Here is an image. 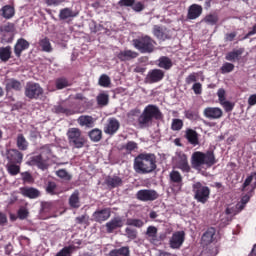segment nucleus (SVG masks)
Wrapping results in <instances>:
<instances>
[{"instance_id": "f257e3e1", "label": "nucleus", "mask_w": 256, "mask_h": 256, "mask_svg": "<svg viewBox=\"0 0 256 256\" xmlns=\"http://www.w3.org/2000/svg\"><path fill=\"white\" fill-rule=\"evenodd\" d=\"M133 169L138 175H149L157 170V156L153 153H140L134 158Z\"/></svg>"}, {"instance_id": "f03ea898", "label": "nucleus", "mask_w": 256, "mask_h": 256, "mask_svg": "<svg viewBox=\"0 0 256 256\" xmlns=\"http://www.w3.org/2000/svg\"><path fill=\"white\" fill-rule=\"evenodd\" d=\"M153 119L156 121H159L163 119V113H161V110L157 105H147L142 114L138 118V125L142 128L145 129L153 123Z\"/></svg>"}, {"instance_id": "7ed1b4c3", "label": "nucleus", "mask_w": 256, "mask_h": 256, "mask_svg": "<svg viewBox=\"0 0 256 256\" xmlns=\"http://www.w3.org/2000/svg\"><path fill=\"white\" fill-rule=\"evenodd\" d=\"M132 45L140 53H153L157 42L149 35H142L132 40Z\"/></svg>"}, {"instance_id": "20e7f679", "label": "nucleus", "mask_w": 256, "mask_h": 256, "mask_svg": "<svg viewBox=\"0 0 256 256\" xmlns=\"http://www.w3.org/2000/svg\"><path fill=\"white\" fill-rule=\"evenodd\" d=\"M66 137L72 149H83L87 143L83 132L79 128H69L66 132Z\"/></svg>"}, {"instance_id": "39448f33", "label": "nucleus", "mask_w": 256, "mask_h": 256, "mask_svg": "<svg viewBox=\"0 0 256 256\" xmlns=\"http://www.w3.org/2000/svg\"><path fill=\"white\" fill-rule=\"evenodd\" d=\"M217 161L215 160V153L209 150L206 153L194 152L192 155V165L194 167H201L202 165H207L208 167H213Z\"/></svg>"}, {"instance_id": "423d86ee", "label": "nucleus", "mask_w": 256, "mask_h": 256, "mask_svg": "<svg viewBox=\"0 0 256 256\" xmlns=\"http://www.w3.org/2000/svg\"><path fill=\"white\" fill-rule=\"evenodd\" d=\"M192 193L197 203H202V205H205V203L209 201V197L211 195V188L203 184V182H194L192 185Z\"/></svg>"}, {"instance_id": "0eeeda50", "label": "nucleus", "mask_w": 256, "mask_h": 256, "mask_svg": "<svg viewBox=\"0 0 256 256\" xmlns=\"http://www.w3.org/2000/svg\"><path fill=\"white\" fill-rule=\"evenodd\" d=\"M43 95V89L39 83L28 82L25 87V96L28 99H39Z\"/></svg>"}, {"instance_id": "6e6552de", "label": "nucleus", "mask_w": 256, "mask_h": 256, "mask_svg": "<svg viewBox=\"0 0 256 256\" xmlns=\"http://www.w3.org/2000/svg\"><path fill=\"white\" fill-rule=\"evenodd\" d=\"M165 78V72L161 69H152L149 70L148 74L146 75L144 82L148 85H153V83H159L163 81Z\"/></svg>"}, {"instance_id": "1a4fd4ad", "label": "nucleus", "mask_w": 256, "mask_h": 256, "mask_svg": "<svg viewBox=\"0 0 256 256\" xmlns=\"http://www.w3.org/2000/svg\"><path fill=\"white\" fill-rule=\"evenodd\" d=\"M185 243V231H176L169 239L170 249H181Z\"/></svg>"}, {"instance_id": "9d476101", "label": "nucleus", "mask_w": 256, "mask_h": 256, "mask_svg": "<svg viewBox=\"0 0 256 256\" xmlns=\"http://www.w3.org/2000/svg\"><path fill=\"white\" fill-rule=\"evenodd\" d=\"M136 199L143 202L156 201L159 199V193L153 189H142L136 193Z\"/></svg>"}, {"instance_id": "9b49d317", "label": "nucleus", "mask_w": 256, "mask_h": 256, "mask_svg": "<svg viewBox=\"0 0 256 256\" xmlns=\"http://www.w3.org/2000/svg\"><path fill=\"white\" fill-rule=\"evenodd\" d=\"M177 157V168L183 173H189L191 171V166H189V160H187V154L183 151L176 152Z\"/></svg>"}, {"instance_id": "f8f14e48", "label": "nucleus", "mask_w": 256, "mask_h": 256, "mask_svg": "<svg viewBox=\"0 0 256 256\" xmlns=\"http://www.w3.org/2000/svg\"><path fill=\"white\" fill-rule=\"evenodd\" d=\"M111 217V208L98 209L92 214L93 221L105 223Z\"/></svg>"}, {"instance_id": "ddd939ff", "label": "nucleus", "mask_w": 256, "mask_h": 256, "mask_svg": "<svg viewBox=\"0 0 256 256\" xmlns=\"http://www.w3.org/2000/svg\"><path fill=\"white\" fill-rule=\"evenodd\" d=\"M6 159L10 164L21 165L23 163V153L17 149H10L6 153Z\"/></svg>"}, {"instance_id": "4468645a", "label": "nucleus", "mask_w": 256, "mask_h": 256, "mask_svg": "<svg viewBox=\"0 0 256 256\" xmlns=\"http://www.w3.org/2000/svg\"><path fill=\"white\" fill-rule=\"evenodd\" d=\"M125 225V220L121 216L112 218L109 222L106 223L107 233H113L115 229H121Z\"/></svg>"}, {"instance_id": "2eb2a0df", "label": "nucleus", "mask_w": 256, "mask_h": 256, "mask_svg": "<svg viewBox=\"0 0 256 256\" xmlns=\"http://www.w3.org/2000/svg\"><path fill=\"white\" fill-rule=\"evenodd\" d=\"M203 115L206 119H221V117H223V110L219 107H206L203 111Z\"/></svg>"}, {"instance_id": "dca6fc26", "label": "nucleus", "mask_w": 256, "mask_h": 256, "mask_svg": "<svg viewBox=\"0 0 256 256\" xmlns=\"http://www.w3.org/2000/svg\"><path fill=\"white\" fill-rule=\"evenodd\" d=\"M120 127H121V123H119V120H117V118H110L108 120V123L104 127V133L106 135L113 136L115 135V133L119 131Z\"/></svg>"}, {"instance_id": "f3484780", "label": "nucleus", "mask_w": 256, "mask_h": 256, "mask_svg": "<svg viewBox=\"0 0 256 256\" xmlns=\"http://www.w3.org/2000/svg\"><path fill=\"white\" fill-rule=\"evenodd\" d=\"M29 47H30L29 41L25 40V38H19L16 44L14 45V54L19 59L21 58L23 51H27Z\"/></svg>"}, {"instance_id": "a211bd4d", "label": "nucleus", "mask_w": 256, "mask_h": 256, "mask_svg": "<svg viewBox=\"0 0 256 256\" xmlns=\"http://www.w3.org/2000/svg\"><path fill=\"white\" fill-rule=\"evenodd\" d=\"M203 14V7L199 4H192L188 8L187 19H199Z\"/></svg>"}, {"instance_id": "6ab92c4d", "label": "nucleus", "mask_w": 256, "mask_h": 256, "mask_svg": "<svg viewBox=\"0 0 256 256\" xmlns=\"http://www.w3.org/2000/svg\"><path fill=\"white\" fill-rule=\"evenodd\" d=\"M170 183L173 187H177V189H181L183 187V176L181 172L177 170H172L169 174Z\"/></svg>"}, {"instance_id": "aec40b11", "label": "nucleus", "mask_w": 256, "mask_h": 256, "mask_svg": "<svg viewBox=\"0 0 256 256\" xmlns=\"http://www.w3.org/2000/svg\"><path fill=\"white\" fill-rule=\"evenodd\" d=\"M21 89H23V84H21V81L15 78H9L6 80V84H5L6 93H9L10 91H21Z\"/></svg>"}, {"instance_id": "412c9836", "label": "nucleus", "mask_w": 256, "mask_h": 256, "mask_svg": "<svg viewBox=\"0 0 256 256\" xmlns=\"http://www.w3.org/2000/svg\"><path fill=\"white\" fill-rule=\"evenodd\" d=\"M217 233V230H215L214 227L208 228L202 235L201 241L202 245H211L213 241H215V234Z\"/></svg>"}, {"instance_id": "4be33fe9", "label": "nucleus", "mask_w": 256, "mask_h": 256, "mask_svg": "<svg viewBox=\"0 0 256 256\" xmlns=\"http://www.w3.org/2000/svg\"><path fill=\"white\" fill-rule=\"evenodd\" d=\"M29 164L34 167H38V169H41L42 171L47 169V160L43 159V155L41 154L32 156L30 158Z\"/></svg>"}, {"instance_id": "5701e85b", "label": "nucleus", "mask_w": 256, "mask_h": 256, "mask_svg": "<svg viewBox=\"0 0 256 256\" xmlns=\"http://www.w3.org/2000/svg\"><path fill=\"white\" fill-rule=\"evenodd\" d=\"M77 123H78V125H80V127H86L87 129H93V127H95V118H93V116H89V115H81L77 119Z\"/></svg>"}, {"instance_id": "b1692460", "label": "nucleus", "mask_w": 256, "mask_h": 256, "mask_svg": "<svg viewBox=\"0 0 256 256\" xmlns=\"http://www.w3.org/2000/svg\"><path fill=\"white\" fill-rule=\"evenodd\" d=\"M138 57L139 53L133 50H124L117 54L119 61H132V59H137Z\"/></svg>"}, {"instance_id": "393cba45", "label": "nucleus", "mask_w": 256, "mask_h": 256, "mask_svg": "<svg viewBox=\"0 0 256 256\" xmlns=\"http://www.w3.org/2000/svg\"><path fill=\"white\" fill-rule=\"evenodd\" d=\"M23 197H28V199H37L41 197V192L34 187H23L20 189Z\"/></svg>"}, {"instance_id": "a878e982", "label": "nucleus", "mask_w": 256, "mask_h": 256, "mask_svg": "<svg viewBox=\"0 0 256 256\" xmlns=\"http://www.w3.org/2000/svg\"><path fill=\"white\" fill-rule=\"evenodd\" d=\"M152 33L154 37L160 39V41H166V39H171V37H169V34H167V29H164L159 25H154Z\"/></svg>"}, {"instance_id": "bb28decb", "label": "nucleus", "mask_w": 256, "mask_h": 256, "mask_svg": "<svg viewBox=\"0 0 256 256\" xmlns=\"http://www.w3.org/2000/svg\"><path fill=\"white\" fill-rule=\"evenodd\" d=\"M156 65L160 69L169 71L173 67V60L167 56H161L158 60H156Z\"/></svg>"}, {"instance_id": "cd10ccee", "label": "nucleus", "mask_w": 256, "mask_h": 256, "mask_svg": "<svg viewBox=\"0 0 256 256\" xmlns=\"http://www.w3.org/2000/svg\"><path fill=\"white\" fill-rule=\"evenodd\" d=\"M105 183L110 189H116V187H121V185H123V179L119 176H108L105 179Z\"/></svg>"}, {"instance_id": "c85d7f7f", "label": "nucleus", "mask_w": 256, "mask_h": 256, "mask_svg": "<svg viewBox=\"0 0 256 256\" xmlns=\"http://www.w3.org/2000/svg\"><path fill=\"white\" fill-rule=\"evenodd\" d=\"M185 138L188 143H190V145H194V147L199 143V134L191 128L186 130Z\"/></svg>"}, {"instance_id": "c756f323", "label": "nucleus", "mask_w": 256, "mask_h": 256, "mask_svg": "<svg viewBox=\"0 0 256 256\" xmlns=\"http://www.w3.org/2000/svg\"><path fill=\"white\" fill-rule=\"evenodd\" d=\"M243 51H244L243 48H240V49L228 52L225 55L226 61H231V63H235V61H240L241 56L243 55Z\"/></svg>"}, {"instance_id": "7c9ffc66", "label": "nucleus", "mask_w": 256, "mask_h": 256, "mask_svg": "<svg viewBox=\"0 0 256 256\" xmlns=\"http://www.w3.org/2000/svg\"><path fill=\"white\" fill-rule=\"evenodd\" d=\"M79 190H75L69 197L68 203L72 209L81 207V199L79 198Z\"/></svg>"}, {"instance_id": "2f4dec72", "label": "nucleus", "mask_w": 256, "mask_h": 256, "mask_svg": "<svg viewBox=\"0 0 256 256\" xmlns=\"http://www.w3.org/2000/svg\"><path fill=\"white\" fill-rule=\"evenodd\" d=\"M255 191V187L252 188L247 194L243 195L241 197V200L236 204L237 208L240 211H243V209H245V207L247 206V203H249V201H251V198L253 197V192Z\"/></svg>"}, {"instance_id": "473e14b6", "label": "nucleus", "mask_w": 256, "mask_h": 256, "mask_svg": "<svg viewBox=\"0 0 256 256\" xmlns=\"http://www.w3.org/2000/svg\"><path fill=\"white\" fill-rule=\"evenodd\" d=\"M158 229L155 226H148L146 230V237L149 239L150 243H159V238L157 237Z\"/></svg>"}, {"instance_id": "72a5a7b5", "label": "nucleus", "mask_w": 256, "mask_h": 256, "mask_svg": "<svg viewBox=\"0 0 256 256\" xmlns=\"http://www.w3.org/2000/svg\"><path fill=\"white\" fill-rule=\"evenodd\" d=\"M11 55H13L11 46L0 47V61L2 63H7L11 59Z\"/></svg>"}, {"instance_id": "f704fd0d", "label": "nucleus", "mask_w": 256, "mask_h": 256, "mask_svg": "<svg viewBox=\"0 0 256 256\" xmlns=\"http://www.w3.org/2000/svg\"><path fill=\"white\" fill-rule=\"evenodd\" d=\"M88 137L90 138V141H93V143H99V141L103 139V131H101V129L94 128L88 133Z\"/></svg>"}, {"instance_id": "c9c22d12", "label": "nucleus", "mask_w": 256, "mask_h": 256, "mask_svg": "<svg viewBox=\"0 0 256 256\" xmlns=\"http://www.w3.org/2000/svg\"><path fill=\"white\" fill-rule=\"evenodd\" d=\"M1 13L4 19H13V17H15V7L5 5L1 8Z\"/></svg>"}, {"instance_id": "e433bc0d", "label": "nucleus", "mask_w": 256, "mask_h": 256, "mask_svg": "<svg viewBox=\"0 0 256 256\" xmlns=\"http://www.w3.org/2000/svg\"><path fill=\"white\" fill-rule=\"evenodd\" d=\"M38 45L39 47H41V50L44 51V53H51V51H53V46H51V40H49V38L47 37L40 39Z\"/></svg>"}, {"instance_id": "4c0bfd02", "label": "nucleus", "mask_w": 256, "mask_h": 256, "mask_svg": "<svg viewBox=\"0 0 256 256\" xmlns=\"http://www.w3.org/2000/svg\"><path fill=\"white\" fill-rule=\"evenodd\" d=\"M16 145L20 151H27V149H29V142H27V139L23 134H18L16 138Z\"/></svg>"}, {"instance_id": "58836bf2", "label": "nucleus", "mask_w": 256, "mask_h": 256, "mask_svg": "<svg viewBox=\"0 0 256 256\" xmlns=\"http://www.w3.org/2000/svg\"><path fill=\"white\" fill-rule=\"evenodd\" d=\"M73 17H77V13L73 12V9L64 8L60 10L59 19L61 21H65L66 19H71Z\"/></svg>"}, {"instance_id": "ea45409f", "label": "nucleus", "mask_w": 256, "mask_h": 256, "mask_svg": "<svg viewBox=\"0 0 256 256\" xmlns=\"http://www.w3.org/2000/svg\"><path fill=\"white\" fill-rule=\"evenodd\" d=\"M202 21L206 23V25H217V23H219V15H217V13L207 14Z\"/></svg>"}, {"instance_id": "a19ab883", "label": "nucleus", "mask_w": 256, "mask_h": 256, "mask_svg": "<svg viewBox=\"0 0 256 256\" xmlns=\"http://www.w3.org/2000/svg\"><path fill=\"white\" fill-rule=\"evenodd\" d=\"M54 112L55 113H62L63 115H66L67 117L71 116V115H75V110L71 109V108H66L65 106L62 105H58L54 107Z\"/></svg>"}, {"instance_id": "79ce46f5", "label": "nucleus", "mask_w": 256, "mask_h": 256, "mask_svg": "<svg viewBox=\"0 0 256 256\" xmlns=\"http://www.w3.org/2000/svg\"><path fill=\"white\" fill-rule=\"evenodd\" d=\"M55 86H56V89L61 90L67 87H71V83H69V80L67 78L61 77L56 79Z\"/></svg>"}, {"instance_id": "37998d69", "label": "nucleus", "mask_w": 256, "mask_h": 256, "mask_svg": "<svg viewBox=\"0 0 256 256\" xmlns=\"http://www.w3.org/2000/svg\"><path fill=\"white\" fill-rule=\"evenodd\" d=\"M126 225H128V227H137L138 229H141V227H143V225H145V222H143V220L137 219V218H128L126 220Z\"/></svg>"}, {"instance_id": "c03bdc74", "label": "nucleus", "mask_w": 256, "mask_h": 256, "mask_svg": "<svg viewBox=\"0 0 256 256\" xmlns=\"http://www.w3.org/2000/svg\"><path fill=\"white\" fill-rule=\"evenodd\" d=\"M184 115L189 121H197V119H199V111L197 110H185Z\"/></svg>"}, {"instance_id": "a18cd8bd", "label": "nucleus", "mask_w": 256, "mask_h": 256, "mask_svg": "<svg viewBox=\"0 0 256 256\" xmlns=\"http://www.w3.org/2000/svg\"><path fill=\"white\" fill-rule=\"evenodd\" d=\"M6 169L9 175H12L13 177H15V175H19L21 172V167L17 164H7Z\"/></svg>"}, {"instance_id": "49530a36", "label": "nucleus", "mask_w": 256, "mask_h": 256, "mask_svg": "<svg viewBox=\"0 0 256 256\" xmlns=\"http://www.w3.org/2000/svg\"><path fill=\"white\" fill-rule=\"evenodd\" d=\"M56 175L57 177H59L60 179H63L64 181H71V179H73L71 174H69V172H67V170L65 169L57 170Z\"/></svg>"}, {"instance_id": "de8ad7c7", "label": "nucleus", "mask_w": 256, "mask_h": 256, "mask_svg": "<svg viewBox=\"0 0 256 256\" xmlns=\"http://www.w3.org/2000/svg\"><path fill=\"white\" fill-rule=\"evenodd\" d=\"M235 70V65L233 63H229L226 62L224 63L221 68L220 71L223 75L227 74V73H231Z\"/></svg>"}, {"instance_id": "09e8293b", "label": "nucleus", "mask_w": 256, "mask_h": 256, "mask_svg": "<svg viewBox=\"0 0 256 256\" xmlns=\"http://www.w3.org/2000/svg\"><path fill=\"white\" fill-rule=\"evenodd\" d=\"M46 193L48 195H57V183L49 181L46 186Z\"/></svg>"}, {"instance_id": "8fccbe9b", "label": "nucleus", "mask_w": 256, "mask_h": 256, "mask_svg": "<svg viewBox=\"0 0 256 256\" xmlns=\"http://www.w3.org/2000/svg\"><path fill=\"white\" fill-rule=\"evenodd\" d=\"M97 103L101 107H105L106 105H109V95L107 94H99L97 96Z\"/></svg>"}, {"instance_id": "3c124183", "label": "nucleus", "mask_w": 256, "mask_h": 256, "mask_svg": "<svg viewBox=\"0 0 256 256\" xmlns=\"http://www.w3.org/2000/svg\"><path fill=\"white\" fill-rule=\"evenodd\" d=\"M125 233H126V237L128 239H131L132 241L137 238V234H138L137 229L131 228V227H126Z\"/></svg>"}, {"instance_id": "603ef678", "label": "nucleus", "mask_w": 256, "mask_h": 256, "mask_svg": "<svg viewBox=\"0 0 256 256\" xmlns=\"http://www.w3.org/2000/svg\"><path fill=\"white\" fill-rule=\"evenodd\" d=\"M122 149L127 150L128 153L135 151V149H139V145L135 141H128L126 145L122 147Z\"/></svg>"}, {"instance_id": "864d4df0", "label": "nucleus", "mask_w": 256, "mask_h": 256, "mask_svg": "<svg viewBox=\"0 0 256 256\" xmlns=\"http://www.w3.org/2000/svg\"><path fill=\"white\" fill-rule=\"evenodd\" d=\"M171 129L172 131H181L183 129V120L173 119Z\"/></svg>"}, {"instance_id": "5fc2aeb1", "label": "nucleus", "mask_w": 256, "mask_h": 256, "mask_svg": "<svg viewBox=\"0 0 256 256\" xmlns=\"http://www.w3.org/2000/svg\"><path fill=\"white\" fill-rule=\"evenodd\" d=\"M111 85V78L109 76L103 74L99 78V86L100 87H109Z\"/></svg>"}, {"instance_id": "6e6d98bb", "label": "nucleus", "mask_w": 256, "mask_h": 256, "mask_svg": "<svg viewBox=\"0 0 256 256\" xmlns=\"http://www.w3.org/2000/svg\"><path fill=\"white\" fill-rule=\"evenodd\" d=\"M42 157L43 155H46V159H50L51 155H53V152L51 150V145L47 144L41 147V154Z\"/></svg>"}, {"instance_id": "4d7b16f0", "label": "nucleus", "mask_w": 256, "mask_h": 256, "mask_svg": "<svg viewBox=\"0 0 256 256\" xmlns=\"http://www.w3.org/2000/svg\"><path fill=\"white\" fill-rule=\"evenodd\" d=\"M220 105L223 107L226 113H231V111H233V109L235 108V104L227 100H224V102H221Z\"/></svg>"}, {"instance_id": "13d9d810", "label": "nucleus", "mask_w": 256, "mask_h": 256, "mask_svg": "<svg viewBox=\"0 0 256 256\" xmlns=\"http://www.w3.org/2000/svg\"><path fill=\"white\" fill-rule=\"evenodd\" d=\"M22 181L24 183H33L35 179L33 178V175H31L30 172H22L21 173Z\"/></svg>"}, {"instance_id": "bf43d9fd", "label": "nucleus", "mask_w": 256, "mask_h": 256, "mask_svg": "<svg viewBox=\"0 0 256 256\" xmlns=\"http://www.w3.org/2000/svg\"><path fill=\"white\" fill-rule=\"evenodd\" d=\"M15 39V35L13 32L4 33L2 37V43H13V40Z\"/></svg>"}, {"instance_id": "052dcab7", "label": "nucleus", "mask_w": 256, "mask_h": 256, "mask_svg": "<svg viewBox=\"0 0 256 256\" xmlns=\"http://www.w3.org/2000/svg\"><path fill=\"white\" fill-rule=\"evenodd\" d=\"M243 210L237 208V204L234 207H228L225 210L226 215H239Z\"/></svg>"}, {"instance_id": "680f3d73", "label": "nucleus", "mask_w": 256, "mask_h": 256, "mask_svg": "<svg viewBox=\"0 0 256 256\" xmlns=\"http://www.w3.org/2000/svg\"><path fill=\"white\" fill-rule=\"evenodd\" d=\"M132 9L136 13H141V11L145 9V4H143L142 2H134V4L132 5Z\"/></svg>"}, {"instance_id": "e2e57ef3", "label": "nucleus", "mask_w": 256, "mask_h": 256, "mask_svg": "<svg viewBox=\"0 0 256 256\" xmlns=\"http://www.w3.org/2000/svg\"><path fill=\"white\" fill-rule=\"evenodd\" d=\"M119 256H131V251L128 246H122L118 249Z\"/></svg>"}, {"instance_id": "0e129e2a", "label": "nucleus", "mask_w": 256, "mask_h": 256, "mask_svg": "<svg viewBox=\"0 0 256 256\" xmlns=\"http://www.w3.org/2000/svg\"><path fill=\"white\" fill-rule=\"evenodd\" d=\"M192 89L195 95H201V93H203V86L199 82L194 83Z\"/></svg>"}, {"instance_id": "69168bd1", "label": "nucleus", "mask_w": 256, "mask_h": 256, "mask_svg": "<svg viewBox=\"0 0 256 256\" xmlns=\"http://www.w3.org/2000/svg\"><path fill=\"white\" fill-rule=\"evenodd\" d=\"M27 217H29V210H27L26 208H20L18 210V218L23 220V219H27Z\"/></svg>"}, {"instance_id": "338daca9", "label": "nucleus", "mask_w": 256, "mask_h": 256, "mask_svg": "<svg viewBox=\"0 0 256 256\" xmlns=\"http://www.w3.org/2000/svg\"><path fill=\"white\" fill-rule=\"evenodd\" d=\"M118 5L119 7H132V5H135V0H120Z\"/></svg>"}, {"instance_id": "774afa93", "label": "nucleus", "mask_w": 256, "mask_h": 256, "mask_svg": "<svg viewBox=\"0 0 256 256\" xmlns=\"http://www.w3.org/2000/svg\"><path fill=\"white\" fill-rule=\"evenodd\" d=\"M225 95H226L225 89L223 88L218 89L217 96H218L219 103H223L224 101H226Z\"/></svg>"}]
</instances>
